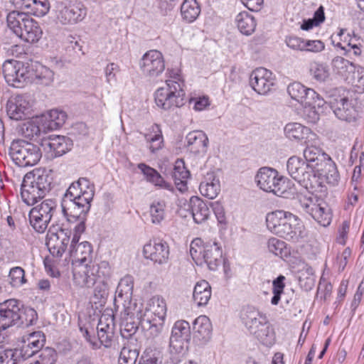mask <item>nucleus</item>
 <instances>
[{"mask_svg":"<svg viewBox=\"0 0 364 364\" xmlns=\"http://www.w3.org/2000/svg\"><path fill=\"white\" fill-rule=\"evenodd\" d=\"M323 164H324V173L327 182L332 186L337 185L340 179V175L336 165L330 158Z\"/></svg>","mask_w":364,"mask_h":364,"instance_id":"nucleus-53","label":"nucleus"},{"mask_svg":"<svg viewBox=\"0 0 364 364\" xmlns=\"http://www.w3.org/2000/svg\"><path fill=\"white\" fill-rule=\"evenodd\" d=\"M309 73L317 82H324L330 75L328 65L316 61H313L310 63Z\"/></svg>","mask_w":364,"mask_h":364,"instance_id":"nucleus-50","label":"nucleus"},{"mask_svg":"<svg viewBox=\"0 0 364 364\" xmlns=\"http://www.w3.org/2000/svg\"><path fill=\"white\" fill-rule=\"evenodd\" d=\"M166 203L164 200L154 201L150 205L149 213L151 223L160 224L166 216Z\"/></svg>","mask_w":364,"mask_h":364,"instance_id":"nucleus-51","label":"nucleus"},{"mask_svg":"<svg viewBox=\"0 0 364 364\" xmlns=\"http://www.w3.org/2000/svg\"><path fill=\"white\" fill-rule=\"evenodd\" d=\"M287 46L294 50H305L306 40L295 36H290L286 38Z\"/></svg>","mask_w":364,"mask_h":364,"instance_id":"nucleus-61","label":"nucleus"},{"mask_svg":"<svg viewBox=\"0 0 364 364\" xmlns=\"http://www.w3.org/2000/svg\"><path fill=\"white\" fill-rule=\"evenodd\" d=\"M200 14V7L196 0H185L181 6V14L186 23L195 21Z\"/></svg>","mask_w":364,"mask_h":364,"instance_id":"nucleus-46","label":"nucleus"},{"mask_svg":"<svg viewBox=\"0 0 364 364\" xmlns=\"http://www.w3.org/2000/svg\"><path fill=\"white\" fill-rule=\"evenodd\" d=\"M133 289L134 279L131 275H126L119 280L114 299L116 310L126 308L129 311L132 307L138 306L136 303L132 301Z\"/></svg>","mask_w":364,"mask_h":364,"instance_id":"nucleus-16","label":"nucleus"},{"mask_svg":"<svg viewBox=\"0 0 364 364\" xmlns=\"http://www.w3.org/2000/svg\"><path fill=\"white\" fill-rule=\"evenodd\" d=\"M36 312L32 309H21L16 299H9L0 304V328L6 330L11 326L32 324Z\"/></svg>","mask_w":364,"mask_h":364,"instance_id":"nucleus-3","label":"nucleus"},{"mask_svg":"<svg viewBox=\"0 0 364 364\" xmlns=\"http://www.w3.org/2000/svg\"><path fill=\"white\" fill-rule=\"evenodd\" d=\"M91 202L77 197L76 198L64 197L62 203L63 215L68 221H71L72 219L75 220L77 218L84 219V216H87L90 210Z\"/></svg>","mask_w":364,"mask_h":364,"instance_id":"nucleus-19","label":"nucleus"},{"mask_svg":"<svg viewBox=\"0 0 364 364\" xmlns=\"http://www.w3.org/2000/svg\"><path fill=\"white\" fill-rule=\"evenodd\" d=\"M30 70L31 76L29 81H33L36 84L44 86H50L54 82L55 73L49 68L36 63L31 65Z\"/></svg>","mask_w":364,"mask_h":364,"instance_id":"nucleus-31","label":"nucleus"},{"mask_svg":"<svg viewBox=\"0 0 364 364\" xmlns=\"http://www.w3.org/2000/svg\"><path fill=\"white\" fill-rule=\"evenodd\" d=\"M57 203L53 199H46L33 207L29 212L31 225L38 232L46 231L53 215L56 212Z\"/></svg>","mask_w":364,"mask_h":364,"instance_id":"nucleus-10","label":"nucleus"},{"mask_svg":"<svg viewBox=\"0 0 364 364\" xmlns=\"http://www.w3.org/2000/svg\"><path fill=\"white\" fill-rule=\"evenodd\" d=\"M109 275V263L102 261L100 264L86 263L77 265L73 270V280L80 287H92L97 279Z\"/></svg>","mask_w":364,"mask_h":364,"instance_id":"nucleus-5","label":"nucleus"},{"mask_svg":"<svg viewBox=\"0 0 364 364\" xmlns=\"http://www.w3.org/2000/svg\"><path fill=\"white\" fill-rule=\"evenodd\" d=\"M114 318L112 316H102L97 324V331H105L108 334L114 335Z\"/></svg>","mask_w":364,"mask_h":364,"instance_id":"nucleus-60","label":"nucleus"},{"mask_svg":"<svg viewBox=\"0 0 364 364\" xmlns=\"http://www.w3.org/2000/svg\"><path fill=\"white\" fill-rule=\"evenodd\" d=\"M181 82H168V85L158 88L154 93V100L158 107L171 110L182 107L185 102L186 92Z\"/></svg>","mask_w":364,"mask_h":364,"instance_id":"nucleus-6","label":"nucleus"},{"mask_svg":"<svg viewBox=\"0 0 364 364\" xmlns=\"http://www.w3.org/2000/svg\"><path fill=\"white\" fill-rule=\"evenodd\" d=\"M147 147L152 154L161 149L164 146V137L159 125L153 124L148 133L144 134Z\"/></svg>","mask_w":364,"mask_h":364,"instance_id":"nucleus-39","label":"nucleus"},{"mask_svg":"<svg viewBox=\"0 0 364 364\" xmlns=\"http://www.w3.org/2000/svg\"><path fill=\"white\" fill-rule=\"evenodd\" d=\"M50 189V181L47 174L28 173L25 175L21 187L22 200L28 205H33L45 197Z\"/></svg>","mask_w":364,"mask_h":364,"instance_id":"nucleus-4","label":"nucleus"},{"mask_svg":"<svg viewBox=\"0 0 364 364\" xmlns=\"http://www.w3.org/2000/svg\"><path fill=\"white\" fill-rule=\"evenodd\" d=\"M287 92L292 100L301 104L309 98H314L316 95L314 90L307 88L298 82L291 83L287 87Z\"/></svg>","mask_w":364,"mask_h":364,"instance_id":"nucleus-40","label":"nucleus"},{"mask_svg":"<svg viewBox=\"0 0 364 364\" xmlns=\"http://www.w3.org/2000/svg\"><path fill=\"white\" fill-rule=\"evenodd\" d=\"M285 136L290 140L307 139L312 134L311 129L296 122L288 123L284 127Z\"/></svg>","mask_w":364,"mask_h":364,"instance_id":"nucleus-45","label":"nucleus"},{"mask_svg":"<svg viewBox=\"0 0 364 364\" xmlns=\"http://www.w3.org/2000/svg\"><path fill=\"white\" fill-rule=\"evenodd\" d=\"M141 324L143 328L146 329V334L149 338H154L159 336L164 328V320L159 318H141Z\"/></svg>","mask_w":364,"mask_h":364,"instance_id":"nucleus-48","label":"nucleus"},{"mask_svg":"<svg viewBox=\"0 0 364 364\" xmlns=\"http://www.w3.org/2000/svg\"><path fill=\"white\" fill-rule=\"evenodd\" d=\"M127 310L126 308H120L119 310L121 313L120 333L123 338L129 339L136 333L138 329V322L135 321V317L141 319L142 316L139 317L141 306L132 307L129 311Z\"/></svg>","mask_w":364,"mask_h":364,"instance_id":"nucleus-26","label":"nucleus"},{"mask_svg":"<svg viewBox=\"0 0 364 364\" xmlns=\"http://www.w3.org/2000/svg\"><path fill=\"white\" fill-rule=\"evenodd\" d=\"M186 140L190 151L195 154L205 152L208 144V136L204 132L200 130L189 132Z\"/></svg>","mask_w":364,"mask_h":364,"instance_id":"nucleus-35","label":"nucleus"},{"mask_svg":"<svg viewBox=\"0 0 364 364\" xmlns=\"http://www.w3.org/2000/svg\"><path fill=\"white\" fill-rule=\"evenodd\" d=\"M143 252L146 259L154 263L164 264L168 262L170 250L166 242L154 239L144 246Z\"/></svg>","mask_w":364,"mask_h":364,"instance_id":"nucleus-25","label":"nucleus"},{"mask_svg":"<svg viewBox=\"0 0 364 364\" xmlns=\"http://www.w3.org/2000/svg\"><path fill=\"white\" fill-rule=\"evenodd\" d=\"M332 68L333 71L341 76L345 80H349L348 83L358 87L359 88L364 89V75L360 77L361 82H353L355 80V70L358 74L364 73V68L360 66H356L354 63L350 62L348 60L341 57L336 56L332 60Z\"/></svg>","mask_w":364,"mask_h":364,"instance_id":"nucleus-15","label":"nucleus"},{"mask_svg":"<svg viewBox=\"0 0 364 364\" xmlns=\"http://www.w3.org/2000/svg\"><path fill=\"white\" fill-rule=\"evenodd\" d=\"M137 167L149 183L163 189L170 191H173V186L170 183L166 181L156 169L144 163L139 164Z\"/></svg>","mask_w":364,"mask_h":364,"instance_id":"nucleus-33","label":"nucleus"},{"mask_svg":"<svg viewBox=\"0 0 364 364\" xmlns=\"http://www.w3.org/2000/svg\"><path fill=\"white\" fill-rule=\"evenodd\" d=\"M351 255V250L349 247H346L344 250L337 256L336 261L338 265V269L343 271Z\"/></svg>","mask_w":364,"mask_h":364,"instance_id":"nucleus-64","label":"nucleus"},{"mask_svg":"<svg viewBox=\"0 0 364 364\" xmlns=\"http://www.w3.org/2000/svg\"><path fill=\"white\" fill-rule=\"evenodd\" d=\"M193 339L198 345L205 344L210 338L212 325L209 318L201 315L193 323Z\"/></svg>","mask_w":364,"mask_h":364,"instance_id":"nucleus-29","label":"nucleus"},{"mask_svg":"<svg viewBox=\"0 0 364 364\" xmlns=\"http://www.w3.org/2000/svg\"><path fill=\"white\" fill-rule=\"evenodd\" d=\"M285 277L279 275L272 282V294L273 296L271 299V304L272 305H277L281 299V296L284 293L285 287L284 284Z\"/></svg>","mask_w":364,"mask_h":364,"instance_id":"nucleus-55","label":"nucleus"},{"mask_svg":"<svg viewBox=\"0 0 364 364\" xmlns=\"http://www.w3.org/2000/svg\"><path fill=\"white\" fill-rule=\"evenodd\" d=\"M191 209L195 223L200 224L205 222L210 215L209 208L204 201L199 198H191L190 200Z\"/></svg>","mask_w":364,"mask_h":364,"instance_id":"nucleus-42","label":"nucleus"},{"mask_svg":"<svg viewBox=\"0 0 364 364\" xmlns=\"http://www.w3.org/2000/svg\"><path fill=\"white\" fill-rule=\"evenodd\" d=\"M287 215V220L284 224H282V227L277 235L287 240L297 242L306 236L305 227L297 216L291 213Z\"/></svg>","mask_w":364,"mask_h":364,"instance_id":"nucleus-22","label":"nucleus"},{"mask_svg":"<svg viewBox=\"0 0 364 364\" xmlns=\"http://www.w3.org/2000/svg\"><path fill=\"white\" fill-rule=\"evenodd\" d=\"M9 154L13 161L20 167L33 166L41 158V152L37 145L22 139L12 141Z\"/></svg>","mask_w":364,"mask_h":364,"instance_id":"nucleus-7","label":"nucleus"},{"mask_svg":"<svg viewBox=\"0 0 364 364\" xmlns=\"http://www.w3.org/2000/svg\"><path fill=\"white\" fill-rule=\"evenodd\" d=\"M92 247L88 242H80L77 246L69 249V255L73 265L91 263L92 259Z\"/></svg>","mask_w":364,"mask_h":364,"instance_id":"nucleus-30","label":"nucleus"},{"mask_svg":"<svg viewBox=\"0 0 364 364\" xmlns=\"http://www.w3.org/2000/svg\"><path fill=\"white\" fill-rule=\"evenodd\" d=\"M235 22L239 31L246 36L251 35L257 25L255 18L247 11L238 14L235 18Z\"/></svg>","mask_w":364,"mask_h":364,"instance_id":"nucleus-47","label":"nucleus"},{"mask_svg":"<svg viewBox=\"0 0 364 364\" xmlns=\"http://www.w3.org/2000/svg\"><path fill=\"white\" fill-rule=\"evenodd\" d=\"M250 85L257 93L266 95L274 85V77L270 70L259 68L252 72L250 77Z\"/></svg>","mask_w":364,"mask_h":364,"instance_id":"nucleus-24","label":"nucleus"},{"mask_svg":"<svg viewBox=\"0 0 364 364\" xmlns=\"http://www.w3.org/2000/svg\"><path fill=\"white\" fill-rule=\"evenodd\" d=\"M290 212H287L282 210H277L271 213H269L266 215V224L267 229L274 235L278 234L282 228V224L287 220V214Z\"/></svg>","mask_w":364,"mask_h":364,"instance_id":"nucleus-43","label":"nucleus"},{"mask_svg":"<svg viewBox=\"0 0 364 364\" xmlns=\"http://www.w3.org/2000/svg\"><path fill=\"white\" fill-rule=\"evenodd\" d=\"M199 191L202 196L209 199L217 197L220 191V184L214 172L207 173L200 183Z\"/></svg>","mask_w":364,"mask_h":364,"instance_id":"nucleus-32","label":"nucleus"},{"mask_svg":"<svg viewBox=\"0 0 364 364\" xmlns=\"http://www.w3.org/2000/svg\"><path fill=\"white\" fill-rule=\"evenodd\" d=\"M240 318L249 332L264 345L274 343V332L265 314L252 306H247L241 311Z\"/></svg>","mask_w":364,"mask_h":364,"instance_id":"nucleus-1","label":"nucleus"},{"mask_svg":"<svg viewBox=\"0 0 364 364\" xmlns=\"http://www.w3.org/2000/svg\"><path fill=\"white\" fill-rule=\"evenodd\" d=\"M87 8L82 3H75L58 6L56 18L62 25L72 26L82 21L87 16Z\"/></svg>","mask_w":364,"mask_h":364,"instance_id":"nucleus-17","label":"nucleus"},{"mask_svg":"<svg viewBox=\"0 0 364 364\" xmlns=\"http://www.w3.org/2000/svg\"><path fill=\"white\" fill-rule=\"evenodd\" d=\"M70 230L58 226L50 228L47 233L46 245L53 256L62 257L70 242Z\"/></svg>","mask_w":364,"mask_h":364,"instance_id":"nucleus-14","label":"nucleus"},{"mask_svg":"<svg viewBox=\"0 0 364 364\" xmlns=\"http://www.w3.org/2000/svg\"><path fill=\"white\" fill-rule=\"evenodd\" d=\"M39 359L35 363L38 364H54L56 360L57 354L52 348H41L39 351Z\"/></svg>","mask_w":364,"mask_h":364,"instance_id":"nucleus-58","label":"nucleus"},{"mask_svg":"<svg viewBox=\"0 0 364 364\" xmlns=\"http://www.w3.org/2000/svg\"><path fill=\"white\" fill-rule=\"evenodd\" d=\"M324 48V43L320 40H306V46L304 51L318 53L323 50Z\"/></svg>","mask_w":364,"mask_h":364,"instance_id":"nucleus-62","label":"nucleus"},{"mask_svg":"<svg viewBox=\"0 0 364 364\" xmlns=\"http://www.w3.org/2000/svg\"><path fill=\"white\" fill-rule=\"evenodd\" d=\"M31 103L28 96L19 95L11 97L6 105L9 117L14 120H22L30 117Z\"/></svg>","mask_w":364,"mask_h":364,"instance_id":"nucleus-21","label":"nucleus"},{"mask_svg":"<svg viewBox=\"0 0 364 364\" xmlns=\"http://www.w3.org/2000/svg\"><path fill=\"white\" fill-rule=\"evenodd\" d=\"M304 157L307 165H313L311 166L315 171L323 170L321 166L325 160V155L321 149L315 146H306L303 151Z\"/></svg>","mask_w":364,"mask_h":364,"instance_id":"nucleus-38","label":"nucleus"},{"mask_svg":"<svg viewBox=\"0 0 364 364\" xmlns=\"http://www.w3.org/2000/svg\"><path fill=\"white\" fill-rule=\"evenodd\" d=\"M108 296L107 284L102 281L100 282L94 289L93 299L95 304L105 303Z\"/></svg>","mask_w":364,"mask_h":364,"instance_id":"nucleus-59","label":"nucleus"},{"mask_svg":"<svg viewBox=\"0 0 364 364\" xmlns=\"http://www.w3.org/2000/svg\"><path fill=\"white\" fill-rule=\"evenodd\" d=\"M20 355L16 350L0 348V364H18Z\"/></svg>","mask_w":364,"mask_h":364,"instance_id":"nucleus-56","label":"nucleus"},{"mask_svg":"<svg viewBox=\"0 0 364 364\" xmlns=\"http://www.w3.org/2000/svg\"><path fill=\"white\" fill-rule=\"evenodd\" d=\"M2 70L6 82L15 87H23L31 76L30 67L16 60H6L2 65Z\"/></svg>","mask_w":364,"mask_h":364,"instance_id":"nucleus-12","label":"nucleus"},{"mask_svg":"<svg viewBox=\"0 0 364 364\" xmlns=\"http://www.w3.org/2000/svg\"><path fill=\"white\" fill-rule=\"evenodd\" d=\"M166 311L167 308L164 299L159 296H154L150 299L142 317H146V319L153 318L165 320Z\"/></svg>","mask_w":364,"mask_h":364,"instance_id":"nucleus-34","label":"nucleus"},{"mask_svg":"<svg viewBox=\"0 0 364 364\" xmlns=\"http://www.w3.org/2000/svg\"><path fill=\"white\" fill-rule=\"evenodd\" d=\"M46 342V337L41 331H35L23 336L20 354L23 359H27L38 353Z\"/></svg>","mask_w":364,"mask_h":364,"instance_id":"nucleus-28","label":"nucleus"},{"mask_svg":"<svg viewBox=\"0 0 364 364\" xmlns=\"http://www.w3.org/2000/svg\"><path fill=\"white\" fill-rule=\"evenodd\" d=\"M303 210L309 213L318 223L323 227L331 224L332 213L328 205L316 197L301 196L299 199Z\"/></svg>","mask_w":364,"mask_h":364,"instance_id":"nucleus-11","label":"nucleus"},{"mask_svg":"<svg viewBox=\"0 0 364 364\" xmlns=\"http://www.w3.org/2000/svg\"><path fill=\"white\" fill-rule=\"evenodd\" d=\"M139 68L146 77H157L165 70V61L162 53L157 50L146 52L139 61Z\"/></svg>","mask_w":364,"mask_h":364,"instance_id":"nucleus-13","label":"nucleus"},{"mask_svg":"<svg viewBox=\"0 0 364 364\" xmlns=\"http://www.w3.org/2000/svg\"><path fill=\"white\" fill-rule=\"evenodd\" d=\"M255 182L264 191L272 192L282 198L288 197L287 184L284 178L279 176L278 172L274 168H260L255 176Z\"/></svg>","mask_w":364,"mask_h":364,"instance_id":"nucleus-8","label":"nucleus"},{"mask_svg":"<svg viewBox=\"0 0 364 364\" xmlns=\"http://www.w3.org/2000/svg\"><path fill=\"white\" fill-rule=\"evenodd\" d=\"M41 146L52 158H56L71 150L73 141L65 136L50 135L41 141Z\"/></svg>","mask_w":364,"mask_h":364,"instance_id":"nucleus-20","label":"nucleus"},{"mask_svg":"<svg viewBox=\"0 0 364 364\" xmlns=\"http://www.w3.org/2000/svg\"><path fill=\"white\" fill-rule=\"evenodd\" d=\"M267 248L270 252L282 258L287 257L289 254V250L287 247L285 242L276 237H272L268 240Z\"/></svg>","mask_w":364,"mask_h":364,"instance_id":"nucleus-52","label":"nucleus"},{"mask_svg":"<svg viewBox=\"0 0 364 364\" xmlns=\"http://www.w3.org/2000/svg\"><path fill=\"white\" fill-rule=\"evenodd\" d=\"M139 354V352L136 348H132L130 346H124L120 351L118 363L135 364Z\"/></svg>","mask_w":364,"mask_h":364,"instance_id":"nucleus-54","label":"nucleus"},{"mask_svg":"<svg viewBox=\"0 0 364 364\" xmlns=\"http://www.w3.org/2000/svg\"><path fill=\"white\" fill-rule=\"evenodd\" d=\"M29 18L30 16L26 13L16 10L10 11L6 16L8 27L18 36L19 33H22L26 21Z\"/></svg>","mask_w":364,"mask_h":364,"instance_id":"nucleus-41","label":"nucleus"},{"mask_svg":"<svg viewBox=\"0 0 364 364\" xmlns=\"http://www.w3.org/2000/svg\"><path fill=\"white\" fill-rule=\"evenodd\" d=\"M191 326L188 321L179 320L172 327L169 347L176 353H181L188 348L191 340Z\"/></svg>","mask_w":364,"mask_h":364,"instance_id":"nucleus-18","label":"nucleus"},{"mask_svg":"<svg viewBox=\"0 0 364 364\" xmlns=\"http://www.w3.org/2000/svg\"><path fill=\"white\" fill-rule=\"evenodd\" d=\"M330 106L336 117L341 120L354 122L359 117L358 111L346 97L332 98Z\"/></svg>","mask_w":364,"mask_h":364,"instance_id":"nucleus-23","label":"nucleus"},{"mask_svg":"<svg viewBox=\"0 0 364 364\" xmlns=\"http://www.w3.org/2000/svg\"><path fill=\"white\" fill-rule=\"evenodd\" d=\"M117 71H119L118 65H117L114 63H111L107 65L105 73V76L107 78V82L108 83L111 84L112 82H116V80H117L116 73Z\"/></svg>","mask_w":364,"mask_h":364,"instance_id":"nucleus-63","label":"nucleus"},{"mask_svg":"<svg viewBox=\"0 0 364 364\" xmlns=\"http://www.w3.org/2000/svg\"><path fill=\"white\" fill-rule=\"evenodd\" d=\"M67 114L58 109L50 110L46 117L48 128L52 130L60 128L65 122Z\"/></svg>","mask_w":364,"mask_h":364,"instance_id":"nucleus-49","label":"nucleus"},{"mask_svg":"<svg viewBox=\"0 0 364 364\" xmlns=\"http://www.w3.org/2000/svg\"><path fill=\"white\" fill-rule=\"evenodd\" d=\"M190 253L193 259L202 256L210 270H215L221 263L222 250L216 242L203 244L201 239L197 238L191 244Z\"/></svg>","mask_w":364,"mask_h":364,"instance_id":"nucleus-9","label":"nucleus"},{"mask_svg":"<svg viewBox=\"0 0 364 364\" xmlns=\"http://www.w3.org/2000/svg\"><path fill=\"white\" fill-rule=\"evenodd\" d=\"M211 297V287L208 282L202 280L196 284L193 299L194 302L198 306H205L208 304Z\"/></svg>","mask_w":364,"mask_h":364,"instance_id":"nucleus-44","label":"nucleus"},{"mask_svg":"<svg viewBox=\"0 0 364 364\" xmlns=\"http://www.w3.org/2000/svg\"><path fill=\"white\" fill-rule=\"evenodd\" d=\"M23 28L22 33H19L18 36V37L23 41L30 43H34L41 39L43 35V31L39 23L31 16L29 19L26 21V26Z\"/></svg>","mask_w":364,"mask_h":364,"instance_id":"nucleus-37","label":"nucleus"},{"mask_svg":"<svg viewBox=\"0 0 364 364\" xmlns=\"http://www.w3.org/2000/svg\"><path fill=\"white\" fill-rule=\"evenodd\" d=\"M301 158L293 156L287 163V169L292 178L311 193H321L325 186L315 171Z\"/></svg>","mask_w":364,"mask_h":364,"instance_id":"nucleus-2","label":"nucleus"},{"mask_svg":"<svg viewBox=\"0 0 364 364\" xmlns=\"http://www.w3.org/2000/svg\"><path fill=\"white\" fill-rule=\"evenodd\" d=\"M9 277L12 287H20L26 282L25 272L20 267L11 268Z\"/></svg>","mask_w":364,"mask_h":364,"instance_id":"nucleus-57","label":"nucleus"},{"mask_svg":"<svg viewBox=\"0 0 364 364\" xmlns=\"http://www.w3.org/2000/svg\"><path fill=\"white\" fill-rule=\"evenodd\" d=\"M171 176L179 191L183 193L187 191V180L190 177V172L182 159H177L175 162Z\"/></svg>","mask_w":364,"mask_h":364,"instance_id":"nucleus-36","label":"nucleus"},{"mask_svg":"<svg viewBox=\"0 0 364 364\" xmlns=\"http://www.w3.org/2000/svg\"><path fill=\"white\" fill-rule=\"evenodd\" d=\"M95 196V186L86 178H80L71 183L65 193L66 198H81L92 201Z\"/></svg>","mask_w":364,"mask_h":364,"instance_id":"nucleus-27","label":"nucleus"}]
</instances>
